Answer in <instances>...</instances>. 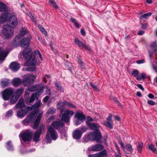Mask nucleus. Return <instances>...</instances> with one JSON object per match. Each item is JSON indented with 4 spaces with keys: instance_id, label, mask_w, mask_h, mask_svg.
<instances>
[{
    "instance_id": "obj_1",
    "label": "nucleus",
    "mask_w": 157,
    "mask_h": 157,
    "mask_svg": "<svg viewBox=\"0 0 157 157\" xmlns=\"http://www.w3.org/2000/svg\"><path fill=\"white\" fill-rule=\"evenodd\" d=\"M74 113L73 111L69 109L65 111L64 113L61 115V119L62 121H55L52 123V126L56 129H59L63 127L64 124L63 121L68 123L70 120V117H72Z\"/></svg>"
},
{
    "instance_id": "obj_2",
    "label": "nucleus",
    "mask_w": 157,
    "mask_h": 157,
    "mask_svg": "<svg viewBox=\"0 0 157 157\" xmlns=\"http://www.w3.org/2000/svg\"><path fill=\"white\" fill-rule=\"evenodd\" d=\"M87 124L91 129L94 130L93 133H91L87 136V138L90 140L99 141L102 138L101 132L99 131L100 126L96 123L87 122Z\"/></svg>"
},
{
    "instance_id": "obj_3",
    "label": "nucleus",
    "mask_w": 157,
    "mask_h": 157,
    "mask_svg": "<svg viewBox=\"0 0 157 157\" xmlns=\"http://www.w3.org/2000/svg\"><path fill=\"white\" fill-rule=\"evenodd\" d=\"M23 56L28 60L25 63V66H34L37 62V60L35 56L32 53L29 49H26L24 50L22 53Z\"/></svg>"
},
{
    "instance_id": "obj_4",
    "label": "nucleus",
    "mask_w": 157,
    "mask_h": 157,
    "mask_svg": "<svg viewBox=\"0 0 157 157\" xmlns=\"http://www.w3.org/2000/svg\"><path fill=\"white\" fill-rule=\"evenodd\" d=\"M58 137L57 132L52 126H49L46 135V138L48 141H50L51 139L55 140L58 138Z\"/></svg>"
},
{
    "instance_id": "obj_5",
    "label": "nucleus",
    "mask_w": 157,
    "mask_h": 157,
    "mask_svg": "<svg viewBox=\"0 0 157 157\" xmlns=\"http://www.w3.org/2000/svg\"><path fill=\"white\" fill-rule=\"evenodd\" d=\"M36 76L33 74H27L24 76L22 82L25 86H29L33 83Z\"/></svg>"
},
{
    "instance_id": "obj_6",
    "label": "nucleus",
    "mask_w": 157,
    "mask_h": 157,
    "mask_svg": "<svg viewBox=\"0 0 157 157\" xmlns=\"http://www.w3.org/2000/svg\"><path fill=\"white\" fill-rule=\"evenodd\" d=\"M38 90L37 92L33 94L30 98H25V101L26 103L29 104L33 102L35 99L37 98V96L41 94L44 90L43 88L41 87L38 88Z\"/></svg>"
},
{
    "instance_id": "obj_7",
    "label": "nucleus",
    "mask_w": 157,
    "mask_h": 157,
    "mask_svg": "<svg viewBox=\"0 0 157 157\" xmlns=\"http://www.w3.org/2000/svg\"><path fill=\"white\" fill-rule=\"evenodd\" d=\"M9 22L8 24L7 25L10 28H15L17 25L18 21L17 17L14 15H11L9 17L8 19Z\"/></svg>"
},
{
    "instance_id": "obj_8",
    "label": "nucleus",
    "mask_w": 157,
    "mask_h": 157,
    "mask_svg": "<svg viewBox=\"0 0 157 157\" xmlns=\"http://www.w3.org/2000/svg\"><path fill=\"white\" fill-rule=\"evenodd\" d=\"M8 25H4L2 29V33L6 38L12 37L13 34V30Z\"/></svg>"
},
{
    "instance_id": "obj_9",
    "label": "nucleus",
    "mask_w": 157,
    "mask_h": 157,
    "mask_svg": "<svg viewBox=\"0 0 157 157\" xmlns=\"http://www.w3.org/2000/svg\"><path fill=\"white\" fill-rule=\"evenodd\" d=\"M32 135V132L29 130H27L22 134L20 133L19 136H21V139L23 141L26 142L29 141L31 139Z\"/></svg>"
},
{
    "instance_id": "obj_10",
    "label": "nucleus",
    "mask_w": 157,
    "mask_h": 157,
    "mask_svg": "<svg viewBox=\"0 0 157 157\" xmlns=\"http://www.w3.org/2000/svg\"><path fill=\"white\" fill-rule=\"evenodd\" d=\"M14 92L13 90L9 88L5 89L2 93V97L4 100H8Z\"/></svg>"
},
{
    "instance_id": "obj_11",
    "label": "nucleus",
    "mask_w": 157,
    "mask_h": 157,
    "mask_svg": "<svg viewBox=\"0 0 157 157\" xmlns=\"http://www.w3.org/2000/svg\"><path fill=\"white\" fill-rule=\"evenodd\" d=\"M37 113L38 111L36 110L33 111L27 116L26 119L23 121V122L27 123H30L36 117Z\"/></svg>"
},
{
    "instance_id": "obj_12",
    "label": "nucleus",
    "mask_w": 157,
    "mask_h": 157,
    "mask_svg": "<svg viewBox=\"0 0 157 157\" xmlns=\"http://www.w3.org/2000/svg\"><path fill=\"white\" fill-rule=\"evenodd\" d=\"M45 130L44 126V125L40 126L39 130L34 133L33 140L35 142H38L39 140L40 134L42 133V131H44Z\"/></svg>"
},
{
    "instance_id": "obj_13",
    "label": "nucleus",
    "mask_w": 157,
    "mask_h": 157,
    "mask_svg": "<svg viewBox=\"0 0 157 157\" xmlns=\"http://www.w3.org/2000/svg\"><path fill=\"white\" fill-rule=\"evenodd\" d=\"M31 38V37L30 36L28 37L23 38L21 41L20 43L21 46L22 47L26 48L24 50L26 49H28L27 48L29 46V41Z\"/></svg>"
},
{
    "instance_id": "obj_14",
    "label": "nucleus",
    "mask_w": 157,
    "mask_h": 157,
    "mask_svg": "<svg viewBox=\"0 0 157 157\" xmlns=\"http://www.w3.org/2000/svg\"><path fill=\"white\" fill-rule=\"evenodd\" d=\"M107 156V154L106 150H103L98 153L89 155L88 157H106Z\"/></svg>"
},
{
    "instance_id": "obj_15",
    "label": "nucleus",
    "mask_w": 157,
    "mask_h": 157,
    "mask_svg": "<svg viewBox=\"0 0 157 157\" xmlns=\"http://www.w3.org/2000/svg\"><path fill=\"white\" fill-rule=\"evenodd\" d=\"M9 52V51H4L2 48L0 46V61L4 60Z\"/></svg>"
},
{
    "instance_id": "obj_16",
    "label": "nucleus",
    "mask_w": 157,
    "mask_h": 157,
    "mask_svg": "<svg viewBox=\"0 0 157 157\" xmlns=\"http://www.w3.org/2000/svg\"><path fill=\"white\" fill-rule=\"evenodd\" d=\"M28 111V109L24 108L21 109L17 113V116L20 118H22L24 117L27 114Z\"/></svg>"
},
{
    "instance_id": "obj_17",
    "label": "nucleus",
    "mask_w": 157,
    "mask_h": 157,
    "mask_svg": "<svg viewBox=\"0 0 157 157\" xmlns=\"http://www.w3.org/2000/svg\"><path fill=\"white\" fill-rule=\"evenodd\" d=\"M10 68L13 71H16L20 68L19 64L17 62H13L10 65Z\"/></svg>"
},
{
    "instance_id": "obj_18",
    "label": "nucleus",
    "mask_w": 157,
    "mask_h": 157,
    "mask_svg": "<svg viewBox=\"0 0 157 157\" xmlns=\"http://www.w3.org/2000/svg\"><path fill=\"white\" fill-rule=\"evenodd\" d=\"M67 101H60L58 103L57 105V108L58 109H60V114L63 113L64 111V108H62L63 106H67Z\"/></svg>"
},
{
    "instance_id": "obj_19",
    "label": "nucleus",
    "mask_w": 157,
    "mask_h": 157,
    "mask_svg": "<svg viewBox=\"0 0 157 157\" xmlns=\"http://www.w3.org/2000/svg\"><path fill=\"white\" fill-rule=\"evenodd\" d=\"M10 15V13H9L2 14L0 16V24H2L7 20Z\"/></svg>"
},
{
    "instance_id": "obj_20",
    "label": "nucleus",
    "mask_w": 157,
    "mask_h": 157,
    "mask_svg": "<svg viewBox=\"0 0 157 157\" xmlns=\"http://www.w3.org/2000/svg\"><path fill=\"white\" fill-rule=\"evenodd\" d=\"M75 42L76 44H78L79 47H83L87 50H90L89 47L88 45L84 44L82 42L80 41L78 39H75Z\"/></svg>"
},
{
    "instance_id": "obj_21",
    "label": "nucleus",
    "mask_w": 157,
    "mask_h": 157,
    "mask_svg": "<svg viewBox=\"0 0 157 157\" xmlns=\"http://www.w3.org/2000/svg\"><path fill=\"white\" fill-rule=\"evenodd\" d=\"M82 132L81 130L77 129L75 130L73 133V136L74 138L76 139H80L82 136Z\"/></svg>"
},
{
    "instance_id": "obj_22",
    "label": "nucleus",
    "mask_w": 157,
    "mask_h": 157,
    "mask_svg": "<svg viewBox=\"0 0 157 157\" xmlns=\"http://www.w3.org/2000/svg\"><path fill=\"white\" fill-rule=\"evenodd\" d=\"M104 146L101 144H97L94 145L92 147V150L93 151H98L102 150Z\"/></svg>"
},
{
    "instance_id": "obj_23",
    "label": "nucleus",
    "mask_w": 157,
    "mask_h": 157,
    "mask_svg": "<svg viewBox=\"0 0 157 157\" xmlns=\"http://www.w3.org/2000/svg\"><path fill=\"white\" fill-rule=\"evenodd\" d=\"M27 32L26 29L24 28L22 29L20 32L19 35L16 37L15 40H17L20 39V36H23L25 35L27 33Z\"/></svg>"
},
{
    "instance_id": "obj_24",
    "label": "nucleus",
    "mask_w": 157,
    "mask_h": 157,
    "mask_svg": "<svg viewBox=\"0 0 157 157\" xmlns=\"http://www.w3.org/2000/svg\"><path fill=\"white\" fill-rule=\"evenodd\" d=\"M22 82L20 78H17L13 79L12 83L14 86L17 87L21 84Z\"/></svg>"
},
{
    "instance_id": "obj_25",
    "label": "nucleus",
    "mask_w": 157,
    "mask_h": 157,
    "mask_svg": "<svg viewBox=\"0 0 157 157\" xmlns=\"http://www.w3.org/2000/svg\"><path fill=\"white\" fill-rule=\"evenodd\" d=\"M10 83V81L9 79L4 78L2 79L1 81V84L3 87L8 86Z\"/></svg>"
},
{
    "instance_id": "obj_26",
    "label": "nucleus",
    "mask_w": 157,
    "mask_h": 157,
    "mask_svg": "<svg viewBox=\"0 0 157 157\" xmlns=\"http://www.w3.org/2000/svg\"><path fill=\"white\" fill-rule=\"evenodd\" d=\"M41 119V114H39L36 118L33 125L34 129L36 128L38 126L40 121Z\"/></svg>"
},
{
    "instance_id": "obj_27",
    "label": "nucleus",
    "mask_w": 157,
    "mask_h": 157,
    "mask_svg": "<svg viewBox=\"0 0 157 157\" xmlns=\"http://www.w3.org/2000/svg\"><path fill=\"white\" fill-rule=\"evenodd\" d=\"M75 116L78 120H80L82 122L85 119V116L80 113H77Z\"/></svg>"
},
{
    "instance_id": "obj_28",
    "label": "nucleus",
    "mask_w": 157,
    "mask_h": 157,
    "mask_svg": "<svg viewBox=\"0 0 157 157\" xmlns=\"http://www.w3.org/2000/svg\"><path fill=\"white\" fill-rule=\"evenodd\" d=\"M24 89V87H21L15 92L14 95L18 98L23 93Z\"/></svg>"
},
{
    "instance_id": "obj_29",
    "label": "nucleus",
    "mask_w": 157,
    "mask_h": 157,
    "mask_svg": "<svg viewBox=\"0 0 157 157\" xmlns=\"http://www.w3.org/2000/svg\"><path fill=\"white\" fill-rule=\"evenodd\" d=\"M24 105V99L23 98H21L20 99L16 106L17 108H20L23 107Z\"/></svg>"
},
{
    "instance_id": "obj_30",
    "label": "nucleus",
    "mask_w": 157,
    "mask_h": 157,
    "mask_svg": "<svg viewBox=\"0 0 157 157\" xmlns=\"http://www.w3.org/2000/svg\"><path fill=\"white\" fill-rule=\"evenodd\" d=\"M55 86L56 87V89L61 92H63L64 88L58 82L55 83Z\"/></svg>"
},
{
    "instance_id": "obj_31",
    "label": "nucleus",
    "mask_w": 157,
    "mask_h": 157,
    "mask_svg": "<svg viewBox=\"0 0 157 157\" xmlns=\"http://www.w3.org/2000/svg\"><path fill=\"white\" fill-rule=\"evenodd\" d=\"M42 103L40 102H38L35 104L33 105L32 107V109H34L33 111H35L36 110L38 111V108L41 106Z\"/></svg>"
},
{
    "instance_id": "obj_32",
    "label": "nucleus",
    "mask_w": 157,
    "mask_h": 157,
    "mask_svg": "<svg viewBox=\"0 0 157 157\" xmlns=\"http://www.w3.org/2000/svg\"><path fill=\"white\" fill-rule=\"evenodd\" d=\"M143 146V143L142 142L138 143L137 146V149L140 153L142 152V149Z\"/></svg>"
},
{
    "instance_id": "obj_33",
    "label": "nucleus",
    "mask_w": 157,
    "mask_h": 157,
    "mask_svg": "<svg viewBox=\"0 0 157 157\" xmlns=\"http://www.w3.org/2000/svg\"><path fill=\"white\" fill-rule=\"evenodd\" d=\"M7 9L6 5L2 2H0V12L6 11Z\"/></svg>"
},
{
    "instance_id": "obj_34",
    "label": "nucleus",
    "mask_w": 157,
    "mask_h": 157,
    "mask_svg": "<svg viewBox=\"0 0 157 157\" xmlns=\"http://www.w3.org/2000/svg\"><path fill=\"white\" fill-rule=\"evenodd\" d=\"M38 27L42 33L45 35H47V33L46 30L42 26L40 25H38Z\"/></svg>"
},
{
    "instance_id": "obj_35",
    "label": "nucleus",
    "mask_w": 157,
    "mask_h": 157,
    "mask_svg": "<svg viewBox=\"0 0 157 157\" xmlns=\"http://www.w3.org/2000/svg\"><path fill=\"white\" fill-rule=\"evenodd\" d=\"M6 148L10 151H12L13 150V148L11 142L9 141L6 143Z\"/></svg>"
},
{
    "instance_id": "obj_36",
    "label": "nucleus",
    "mask_w": 157,
    "mask_h": 157,
    "mask_svg": "<svg viewBox=\"0 0 157 157\" xmlns=\"http://www.w3.org/2000/svg\"><path fill=\"white\" fill-rule=\"evenodd\" d=\"M18 98L14 95L11 98L10 101V103L12 104H13L16 103L17 101Z\"/></svg>"
},
{
    "instance_id": "obj_37",
    "label": "nucleus",
    "mask_w": 157,
    "mask_h": 157,
    "mask_svg": "<svg viewBox=\"0 0 157 157\" xmlns=\"http://www.w3.org/2000/svg\"><path fill=\"white\" fill-rule=\"evenodd\" d=\"M71 21L74 24L76 28H78L80 27V25L76 21V20L75 18L72 17L71 18Z\"/></svg>"
},
{
    "instance_id": "obj_38",
    "label": "nucleus",
    "mask_w": 157,
    "mask_h": 157,
    "mask_svg": "<svg viewBox=\"0 0 157 157\" xmlns=\"http://www.w3.org/2000/svg\"><path fill=\"white\" fill-rule=\"evenodd\" d=\"M124 148L127 149L128 151L132 152L133 151V148L131 145L129 144H127L125 145Z\"/></svg>"
},
{
    "instance_id": "obj_39",
    "label": "nucleus",
    "mask_w": 157,
    "mask_h": 157,
    "mask_svg": "<svg viewBox=\"0 0 157 157\" xmlns=\"http://www.w3.org/2000/svg\"><path fill=\"white\" fill-rule=\"evenodd\" d=\"M152 14V13L151 12H149L147 13L144 14L142 15L140 17V19H143L144 18H147V17H148L150 16Z\"/></svg>"
},
{
    "instance_id": "obj_40",
    "label": "nucleus",
    "mask_w": 157,
    "mask_h": 157,
    "mask_svg": "<svg viewBox=\"0 0 157 157\" xmlns=\"http://www.w3.org/2000/svg\"><path fill=\"white\" fill-rule=\"evenodd\" d=\"M147 77V76L144 73H142L141 74V76H138L137 77H136V78L137 80H140L142 78L144 79L146 78Z\"/></svg>"
},
{
    "instance_id": "obj_41",
    "label": "nucleus",
    "mask_w": 157,
    "mask_h": 157,
    "mask_svg": "<svg viewBox=\"0 0 157 157\" xmlns=\"http://www.w3.org/2000/svg\"><path fill=\"white\" fill-rule=\"evenodd\" d=\"M104 124L107 127L109 128L110 129L112 128H113V124L110 122L108 121L105 122Z\"/></svg>"
},
{
    "instance_id": "obj_42",
    "label": "nucleus",
    "mask_w": 157,
    "mask_h": 157,
    "mask_svg": "<svg viewBox=\"0 0 157 157\" xmlns=\"http://www.w3.org/2000/svg\"><path fill=\"white\" fill-rule=\"evenodd\" d=\"M152 68L157 72V60L152 63Z\"/></svg>"
},
{
    "instance_id": "obj_43",
    "label": "nucleus",
    "mask_w": 157,
    "mask_h": 157,
    "mask_svg": "<svg viewBox=\"0 0 157 157\" xmlns=\"http://www.w3.org/2000/svg\"><path fill=\"white\" fill-rule=\"evenodd\" d=\"M148 149L151 150L153 152L156 151V148L155 146L152 144H150L148 147Z\"/></svg>"
},
{
    "instance_id": "obj_44",
    "label": "nucleus",
    "mask_w": 157,
    "mask_h": 157,
    "mask_svg": "<svg viewBox=\"0 0 157 157\" xmlns=\"http://www.w3.org/2000/svg\"><path fill=\"white\" fill-rule=\"evenodd\" d=\"M90 86L93 88L94 90L97 92H99L100 91L98 89L96 86L93 85V83L91 82L90 83Z\"/></svg>"
},
{
    "instance_id": "obj_45",
    "label": "nucleus",
    "mask_w": 157,
    "mask_h": 157,
    "mask_svg": "<svg viewBox=\"0 0 157 157\" xmlns=\"http://www.w3.org/2000/svg\"><path fill=\"white\" fill-rule=\"evenodd\" d=\"M37 86L36 85H32L29 88V90H30V92H33L36 90Z\"/></svg>"
},
{
    "instance_id": "obj_46",
    "label": "nucleus",
    "mask_w": 157,
    "mask_h": 157,
    "mask_svg": "<svg viewBox=\"0 0 157 157\" xmlns=\"http://www.w3.org/2000/svg\"><path fill=\"white\" fill-rule=\"evenodd\" d=\"M56 111V109L54 108H50L48 110L47 113L50 114H53Z\"/></svg>"
},
{
    "instance_id": "obj_47",
    "label": "nucleus",
    "mask_w": 157,
    "mask_h": 157,
    "mask_svg": "<svg viewBox=\"0 0 157 157\" xmlns=\"http://www.w3.org/2000/svg\"><path fill=\"white\" fill-rule=\"evenodd\" d=\"M139 72L137 70H134L132 71V75L134 76L135 77H138V75H139Z\"/></svg>"
},
{
    "instance_id": "obj_48",
    "label": "nucleus",
    "mask_w": 157,
    "mask_h": 157,
    "mask_svg": "<svg viewBox=\"0 0 157 157\" xmlns=\"http://www.w3.org/2000/svg\"><path fill=\"white\" fill-rule=\"evenodd\" d=\"M67 106L66 107H70L71 108H76V106L74 105V104L71 103L69 102L68 101H67Z\"/></svg>"
},
{
    "instance_id": "obj_49",
    "label": "nucleus",
    "mask_w": 157,
    "mask_h": 157,
    "mask_svg": "<svg viewBox=\"0 0 157 157\" xmlns=\"http://www.w3.org/2000/svg\"><path fill=\"white\" fill-rule=\"evenodd\" d=\"M35 53L36 55H38L40 57V59L41 60H43V59L42 57V56L40 53V51L39 50H37L35 51Z\"/></svg>"
},
{
    "instance_id": "obj_50",
    "label": "nucleus",
    "mask_w": 157,
    "mask_h": 157,
    "mask_svg": "<svg viewBox=\"0 0 157 157\" xmlns=\"http://www.w3.org/2000/svg\"><path fill=\"white\" fill-rule=\"evenodd\" d=\"M80 129L81 130V131L82 133L84 132H86L88 128L85 126H83L80 128Z\"/></svg>"
},
{
    "instance_id": "obj_51",
    "label": "nucleus",
    "mask_w": 157,
    "mask_h": 157,
    "mask_svg": "<svg viewBox=\"0 0 157 157\" xmlns=\"http://www.w3.org/2000/svg\"><path fill=\"white\" fill-rule=\"evenodd\" d=\"M147 102L149 105H154L156 104L155 101L151 100H148L147 101Z\"/></svg>"
},
{
    "instance_id": "obj_52",
    "label": "nucleus",
    "mask_w": 157,
    "mask_h": 157,
    "mask_svg": "<svg viewBox=\"0 0 157 157\" xmlns=\"http://www.w3.org/2000/svg\"><path fill=\"white\" fill-rule=\"evenodd\" d=\"M54 116H51L47 121V123H49L52 121V120L54 119Z\"/></svg>"
},
{
    "instance_id": "obj_53",
    "label": "nucleus",
    "mask_w": 157,
    "mask_h": 157,
    "mask_svg": "<svg viewBox=\"0 0 157 157\" xmlns=\"http://www.w3.org/2000/svg\"><path fill=\"white\" fill-rule=\"evenodd\" d=\"M145 62V60L144 59H143L141 60H137L136 63L138 64H140L141 63H144Z\"/></svg>"
},
{
    "instance_id": "obj_54",
    "label": "nucleus",
    "mask_w": 157,
    "mask_h": 157,
    "mask_svg": "<svg viewBox=\"0 0 157 157\" xmlns=\"http://www.w3.org/2000/svg\"><path fill=\"white\" fill-rule=\"evenodd\" d=\"M13 114V112L11 110H9L6 113V115L7 116L10 117Z\"/></svg>"
},
{
    "instance_id": "obj_55",
    "label": "nucleus",
    "mask_w": 157,
    "mask_h": 157,
    "mask_svg": "<svg viewBox=\"0 0 157 157\" xmlns=\"http://www.w3.org/2000/svg\"><path fill=\"white\" fill-rule=\"evenodd\" d=\"M93 121V119L91 118V117L89 116H88L87 117V120L86 121V124H87V122H90Z\"/></svg>"
},
{
    "instance_id": "obj_56",
    "label": "nucleus",
    "mask_w": 157,
    "mask_h": 157,
    "mask_svg": "<svg viewBox=\"0 0 157 157\" xmlns=\"http://www.w3.org/2000/svg\"><path fill=\"white\" fill-rule=\"evenodd\" d=\"M81 34L84 36L86 35V33L85 29L83 28H82L81 29Z\"/></svg>"
},
{
    "instance_id": "obj_57",
    "label": "nucleus",
    "mask_w": 157,
    "mask_h": 157,
    "mask_svg": "<svg viewBox=\"0 0 157 157\" xmlns=\"http://www.w3.org/2000/svg\"><path fill=\"white\" fill-rule=\"evenodd\" d=\"M29 17L34 22H35L36 21V19L35 17L32 16L31 14H30V15H29Z\"/></svg>"
},
{
    "instance_id": "obj_58",
    "label": "nucleus",
    "mask_w": 157,
    "mask_h": 157,
    "mask_svg": "<svg viewBox=\"0 0 157 157\" xmlns=\"http://www.w3.org/2000/svg\"><path fill=\"white\" fill-rule=\"evenodd\" d=\"M49 97L48 96H47L46 97H45L43 99V101H44V102H47L49 99Z\"/></svg>"
},
{
    "instance_id": "obj_59",
    "label": "nucleus",
    "mask_w": 157,
    "mask_h": 157,
    "mask_svg": "<svg viewBox=\"0 0 157 157\" xmlns=\"http://www.w3.org/2000/svg\"><path fill=\"white\" fill-rule=\"evenodd\" d=\"M45 91L46 93V94H50L51 92L50 89L48 88V87H46V88Z\"/></svg>"
},
{
    "instance_id": "obj_60",
    "label": "nucleus",
    "mask_w": 157,
    "mask_h": 157,
    "mask_svg": "<svg viewBox=\"0 0 157 157\" xmlns=\"http://www.w3.org/2000/svg\"><path fill=\"white\" fill-rule=\"evenodd\" d=\"M115 146L116 148V150L118 151V153L119 154H120V150L119 148L118 145L116 143L115 144Z\"/></svg>"
},
{
    "instance_id": "obj_61",
    "label": "nucleus",
    "mask_w": 157,
    "mask_h": 157,
    "mask_svg": "<svg viewBox=\"0 0 157 157\" xmlns=\"http://www.w3.org/2000/svg\"><path fill=\"white\" fill-rule=\"evenodd\" d=\"M82 122L80 120H78L75 121V124L76 125H78L81 123Z\"/></svg>"
},
{
    "instance_id": "obj_62",
    "label": "nucleus",
    "mask_w": 157,
    "mask_h": 157,
    "mask_svg": "<svg viewBox=\"0 0 157 157\" xmlns=\"http://www.w3.org/2000/svg\"><path fill=\"white\" fill-rule=\"evenodd\" d=\"M148 97L150 99H153L154 96L152 94L150 93L148 95Z\"/></svg>"
},
{
    "instance_id": "obj_63",
    "label": "nucleus",
    "mask_w": 157,
    "mask_h": 157,
    "mask_svg": "<svg viewBox=\"0 0 157 157\" xmlns=\"http://www.w3.org/2000/svg\"><path fill=\"white\" fill-rule=\"evenodd\" d=\"M137 86L141 90H144V89L141 85L138 84L137 85Z\"/></svg>"
},
{
    "instance_id": "obj_64",
    "label": "nucleus",
    "mask_w": 157,
    "mask_h": 157,
    "mask_svg": "<svg viewBox=\"0 0 157 157\" xmlns=\"http://www.w3.org/2000/svg\"><path fill=\"white\" fill-rule=\"evenodd\" d=\"M112 117V116L111 114H109L108 117L107 118V120L108 121H110Z\"/></svg>"
}]
</instances>
